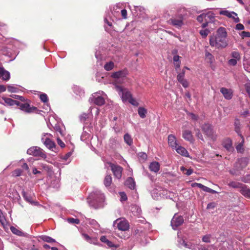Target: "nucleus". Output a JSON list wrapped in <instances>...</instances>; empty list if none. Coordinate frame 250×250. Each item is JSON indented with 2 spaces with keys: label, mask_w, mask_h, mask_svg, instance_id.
I'll use <instances>...</instances> for the list:
<instances>
[{
  "label": "nucleus",
  "mask_w": 250,
  "mask_h": 250,
  "mask_svg": "<svg viewBox=\"0 0 250 250\" xmlns=\"http://www.w3.org/2000/svg\"><path fill=\"white\" fill-rule=\"evenodd\" d=\"M227 36V33L225 28L224 27L219 28L216 35L210 37V45L218 49L225 48L228 45Z\"/></svg>",
  "instance_id": "obj_1"
},
{
  "label": "nucleus",
  "mask_w": 250,
  "mask_h": 250,
  "mask_svg": "<svg viewBox=\"0 0 250 250\" xmlns=\"http://www.w3.org/2000/svg\"><path fill=\"white\" fill-rule=\"evenodd\" d=\"M186 15V10L184 8L180 9L175 14L172 16L167 22L177 28H180L184 25Z\"/></svg>",
  "instance_id": "obj_2"
},
{
  "label": "nucleus",
  "mask_w": 250,
  "mask_h": 250,
  "mask_svg": "<svg viewBox=\"0 0 250 250\" xmlns=\"http://www.w3.org/2000/svg\"><path fill=\"white\" fill-rule=\"evenodd\" d=\"M88 199H92L94 202H96L97 205L94 208H97L100 207L102 204L104 202L105 197L104 194L102 193L101 191L97 190L91 193Z\"/></svg>",
  "instance_id": "obj_3"
},
{
  "label": "nucleus",
  "mask_w": 250,
  "mask_h": 250,
  "mask_svg": "<svg viewBox=\"0 0 250 250\" xmlns=\"http://www.w3.org/2000/svg\"><path fill=\"white\" fill-rule=\"evenodd\" d=\"M115 88L121 97L123 102L128 101L132 97L131 92L127 88H123L122 86L118 85L115 86Z\"/></svg>",
  "instance_id": "obj_4"
},
{
  "label": "nucleus",
  "mask_w": 250,
  "mask_h": 250,
  "mask_svg": "<svg viewBox=\"0 0 250 250\" xmlns=\"http://www.w3.org/2000/svg\"><path fill=\"white\" fill-rule=\"evenodd\" d=\"M52 135L50 133H43L42 136V142L48 149L53 150L55 147V144L52 140Z\"/></svg>",
  "instance_id": "obj_5"
},
{
  "label": "nucleus",
  "mask_w": 250,
  "mask_h": 250,
  "mask_svg": "<svg viewBox=\"0 0 250 250\" xmlns=\"http://www.w3.org/2000/svg\"><path fill=\"white\" fill-rule=\"evenodd\" d=\"M27 153L30 155L40 157L42 158H45L46 157L44 151L38 146H33L29 148L27 150Z\"/></svg>",
  "instance_id": "obj_6"
},
{
  "label": "nucleus",
  "mask_w": 250,
  "mask_h": 250,
  "mask_svg": "<svg viewBox=\"0 0 250 250\" xmlns=\"http://www.w3.org/2000/svg\"><path fill=\"white\" fill-rule=\"evenodd\" d=\"M203 132L212 140L215 141L216 139L217 135L213 131L212 126L209 124H205L201 126Z\"/></svg>",
  "instance_id": "obj_7"
},
{
  "label": "nucleus",
  "mask_w": 250,
  "mask_h": 250,
  "mask_svg": "<svg viewBox=\"0 0 250 250\" xmlns=\"http://www.w3.org/2000/svg\"><path fill=\"white\" fill-rule=\"evenodd\" d=\"M117 224L118 229L122 231H125L129 229V224L127 221L122 218H119L116 219L113 222V226L114 227Z\"/></svg>",
  "instance_id": "obj_8"
},
{
  "label": "nucleus",
  "mask_w": 250,
  "mask_h": 250,
  "mask_svg": "<svg viewBox=\"0 0 250 250\" xmlns=\"http://www.w3.org/2000/svg\"><path fill=\"white\" fill-rule=\"evenodd\" d=\"M184 223V219L182 216L175 214L171 221V225L174 229L181 226Z\"/></svg>",
  "instance_id": "obj_9"
},
{
  "label": "nucleus",
  "mask_w": 250,
  "mask_h": 250,
  "mask_svg": "<svg viewBox=\"0 0 250 250\" xmlns=\"http://www.w3.org/2000/svg\"><path fill=\"white\" fill-rule=\"evenodd\" d=\"M19 104H17V106H20V109L26 113H32L37 110V108L35 106H30V104L27 103H21L19 102Z\"/></svg>",
  "instance_id": "obj_10"
},
{
  "label": "nucleus",
  "mask_w": 250,
  "mask_h": 250,
  "mask_svg": "<svg viewBox=\"0 0 250 250\" xmlns=\"http://www.w3.org/2000/svg\"><path fill=\"white\" fill-rule=\"evenodd\" d=\"M110 167L115 177L120 179L122 177L123 168L117 165L110 163Z\"/></svg>",
  "instance_id": "obj_11"
},
{
  "label": "nucleus",
  "mask_w": 250,
  "mask_h": 250,
  "mask_svg": "<svg viewBox=\"0 0 250 250\" xmlns=\"http://www.w3.org/2000/svg\"><path fill=\"white\" fill-rule=\"evenodd\" d=\"M128 72L127 70L124 69L113 73L111 75V77L116 79H123L126 76Z\"/></svg>",
  "instance_id": "obj_12"
},
{
  "label": "nucleus",
  "mask_w": 250,
  "mask_h": 250,
  "mask_svg": "<svg viewBox=\"0 0 250 250\" xmlns=\"http://www.w3.org/2000/svg\"><path fill=\"white\" fill-rule=\"evenodd\" d=\"M220 92L223 94L225 99L230 100L233 96V91L231 89H228L225 87H222Z\"/></svg>",
  "instance_id": "obj_13"
},
{
  "label": "nucleus",
  "mask_w": 250,
  "mask_h": 250,
  "mask_svg": "<svg viewBox=\"0 0 250 250\" xmlns=\"http://www.w3.org/2000/svg\"><path fill=\"white\" fill-rule=\"evenodd\" d=\"M167 140L169 146L172 149H175L178 146L176 138L174 135L172 134L169 135Z\"/></svg>",
  "instance_id": "obj_14"
},
{
  "label": "nucleus",
  "mask_w": 250,
  "mask_h": 250,
  "mask_svg": "<svg viewBox=\"0 0 250 250\" xmlns=\"http://www.w3.org/2000/svg\"><path fill=\"white\" fill-rule=\"evenodd\" d=\"M182 136L185 140L189 142L190 143H193V136L191 131L189 130H184L183 131Z\"/></svg>",
  "instance_id": "obj_15"
},
{
  "label": "nucleus",
  "mask_w": 250,
  "mask_h": 250,
  "mask_svg": "<svg viewBox=\"0 0 250 250\" xmlns=\"http://www.w3.org/2000/svg\"><path fill=\"white\" fill-rule=\"evenodd\" d=\"M222 145L228 151H231L233 149L231 140L229 138L224 139L222 142Z\"/></svg>",
  "instance_id": "obj_16"
},
{
  "label": "nucleus",
  "mask_w": 250,
  "mask_h": 250,
  "mask_svg": "<svg viewBox=\"0 0 250 250\" xmlns=\"http://www.w3.org/2000/svg\"><path fill=\"white\" fill-rule=\"evenodd\" d=\"M239 191L245 197L250 198V188L247 186L243 184Z\"/></svg>",
  "instance_id": "obj_17"
},
{
  "label": "nucleus",
  "mask_w": 250,
  "mask_h": 250,
  "mask_svg": "<svg viewBox=\"0 0 250 250\" xmlns=\"http://www.w3.org/2000/svg\"><path fill=\"white\" fill-rule=\"evenodd\" d=\"M175 149L178 154L181 155L182 156L186 157H189V155L188 151L185 147L181 146H178Z\"/></svg>",
  "instance_id": "obj_18"
},
{
  "label": "nucleus",
  "mask_w": 250,
  "mask_h": 250,
  "mask_svg": "<svg viewBox=\"0 0 250 250\" xmlns=\"http://www.w3.org/2000/svg\"><path fill=\"white\" fill-rule=\"evenodd\" d=\"M91 100L94 104L99 106L103 105L105 103L104 98L102 96L97 97L93 96V98H91Z\"/></svg>",
  "instance_id": "obj_19"
},
{
  "label": "nucleus",
  "mask_w": 250,
  "mask_h": 250,
  "mask_svg": "<svg viewBox=\"0 0 250 250\" xmlns=\"http://www.w3.org/2000/svg\"><path fill=\"white\" fill-rule=\"evenodd\" d=\"M248 163V159L246 158H243L239 159L236 163L235 167L238 168L242 169L246 167Z\"/></svg>",
  "instance_id": "obj_20"
},
{
  "label": "nucleus",
  "mask_w": 250,
  "mask_h": 250,
  "mask_svg": "<svg viewBox=\"0 0 250 250\" xmlns=\"http://www.w3.org/2000/svg\"><path fill=\"white\" fill-rule=\"evenodd\" d=\"M10 73L5 70L3 67H0V78L7 81L10 79Z\"/></svg>",
  "instance_id": "obj_21"
},
{
  "label": "nucleus",
  "mask_w": 250,
  "mask_h": 250,
  "mask_svg": "<svg viewBox=\"0 0 250 250\" xmlns=\"http://www.w3.org/2000/svg\"><path fill=\"white\" fill-rule=\"evenodd\" d=\"M234 130L237 133V134L240 136H243L242 135L241 128V125L240 122L238 119H235L234 123Z\"/></svg>",
  "instance_id": "obj_22"
},
{
  "label": "nucleus",
  "mask_w": 250,
  "mask_h": 250,
  "mask_svg": "<svg viewBox=\"0 0 250 250\" xmlns=\"http://www.w3.org/2000/svg\"><path fill=\"white\" fill-rule=\"evenodd\" d=\"M160 167V166L159 163L156 161L151 162L149 166L150 170L155 173H157L159 171Z\"/></svg>",
  "instance_id": "obj_23"
},
{
  "label": "nucleus",
  "mask_w": 250,
  "mask_h": 250,
  "mask_svg": "<svg viewBox=\"0 0 250 250\" xmlns=\"http://www.w3.org/2000/svg\"><path fill=\"white\" fill-rule=\"evenodd\" d=\"M54 129L56 130V134L58 136L57 138L58 144L61 147H62V141L61 139L58 137L59 134H60L61 135H62V129L60 127V126L58 125H55L54 127Z\"/></svg>",
  "instance_id": "obj_24"
},
{
  "label": "nucleus",
  "mask_w": 250,
  "mask_h": 250,
  "mask_svg": "<svg viewBox=\"0 0 250 250\" xmlns=\"http://www.w3.org/2000/svg\"><path fill=\"white\" fill-rule=\"evenodd\" d=\"M125 185L131 189H135V183L134 179L131 177L128 178L125 182Z\"/></svg>",
  "instance_id": "obj_25"
},
{
  "label": "nucleus",
  "mask_w": 250,
  "mask_h": 250,
  "mask_svg": "<svg viewBox=\"0 0 250 250\" xmlns=\"http://www.w3.org/2000/svg\"><path fill=\"white\" fill-rule=\"evenodd\" d=\"M22 195L24 199L27 202L35 205H38V203L37 202H34L32 201V197L29 195H28L26 192L22 191Z\"/></svg>",
  "instance_id": "obj_26"
},
{
  "label": "nucleus",
  "mask_w": 250,
  "mask_h": 250,
  "mask_svg": "<svg viewBox=\"0 0 250 250\" xmlns=\"http://www.w3.org/2000/svg\"><path fill=\"white\" fill-rule=\"evenodd\" d=\"M2 99L4 100L5 104H6L7 105H10V106H12V105H17V104H19V101L14 100L11 98L3 97Z\"/></svg>",
  "instance_id": "obj_27"
},
{
  "label": "nucleus",
  "mask_w": 250,
  "mask_h": 250,
  "mask_svg": "<svg viewBox=\"0 0 250 250\" xmlns=\"http://www.w3.org/2000/svg\"><path fill=\"white\" fill-rule=\"evenodd\" d=\"M112 179L111 175H106L104 180V184L106 188H109L112 184Z\"/></svg>",
  "instance_id": "obj_28"
},
{
  "label": "nucleus",
  "mask_w": 250,
  "mask_h": 250,
  "mask_svg": "<svg viewBox=\"0 0 250 250\" xmlns=\"http://www.w3.org/2000/svg\"><path fill=\"white\" fill-rule=\"evenodd\" d=\"M11 231L12 232L17 235L22 236L24 235V233L21 231V230L19 229H18L13 227L11 226L10 228Z\"/></svg>",
  "instance_id": "obj_29"
},
{
  "label": "nucleus",
  "mask_w": 250,
  "mask_h": 250,
  "mask_svg": "<svg viewBox=\"0 0 250 250\" xmlns=\"http://www.w3.org/2000/svg\"><path fill=\"white\" fill-rule=\"evenodd\" d=\"M214 19V14L211 12H208L205 13V21L211 22L213 21Z\"/></svg>",
  "instance_id": "obj_30"
},
{
  "label": "nucleus",
  "mask_w": 250,
  "mask_h": 250,
  "mask_svg": "<svg viewBox=\"0 0 250 250\" xmlns=\"http://www.w3.org/2000/svg\"><path fill=\"white\" fill-rule=\"evenodd\" d=\"M241 138H242V141L236 146V149L238 152L243 153L244 150L243 145L245 140L243 136H241Z\"/></svg>",
  "instance_id": "obj_31"
},
{
  "label": "nucleus",
  "mask_w": 250,
  "mask_h": 250,
  "mask_svg": "<svg viewBox=\"0 0 250 250\" xmlns=\"http://www.w3.org/2000/svg\"><path fill=\"white\" fill-rule=\"evenodd\" d=\"M72 154V152L70 151L68 152L63 156V165L68 164L71 161V156Z\"/></svg>",
  "instance_id": "obj_32"
},
{
  "label": "nucleus",
  "mask_w": 250,
  "mask_h": 250,
  "mask_svg": "<svg viewBox=\"0 0 250 250\" xmlns=\"http://www.w3.org/2000/svg\"><path fill=\"white\" fill-rule=\"evenodd\" d=\"M205 57L207 62L210 64L212 63L214 61V58L213 56L208 51L206 52Z\"/></svg>",
  "instance_id": "obj_33"
},
{
  "label": "nucleus",
  "mask_w": 250,
  "mask_h": 250,
  "mask_svg": "<svg viewBox=\"0 0 250 250\" xmlns=\"http://www.w3.org/2000/svg\"><path fill=\"white\" fill-rule=\"evenodd\" d=\"M243 185V184H241V183H240L238 182H234V181L230 182L228 184V186L230 187H232V188H240V189L241 188Z\"/></svg>",
  "instance_id": "obj_34"
},
{
  "label": "nucleus",
  "mask_w": 250,
  "mask_h": 250,
  "mask_svg": "<svg viewBox=\"0 0 250 250\" xmlns=\"http://www.w3.org/2000/svg\"><path fill=\"white\" fill-rule=\"evenodd\" d=\"M114 63L112 61H110L109 62H106L104 64V67L105 70L110 71L113 69V68L114 67Z\"/></svg>",
  "instance_id": "obj_35"
},
{
  "label": "nucleus",
  "mask_w": 250,
  "mask_h": 250,
  "mask_svg": "<svg viewBox=\"0 0 250 250\" xmlns=\"http://www.w3.org/2000/svg\"><path fill=\"white\" fill-rule=\"evenodd\" d=\"M138 113L141 118H145L146 116L147 111L145 108L140 107L138 108Z\"/></svg>",
  "instance_id": "obj_36"
},
{
  "label": "nucleus",
  "mask_w": 250,
  "mask_h": 250,
  "mask_svg": "<svg viewBox=\"0 0 250 250\" xmlns=\"http://www.w3.org/2000/svg\"><path fill=\"white\" fill-rule=\"evenodd\" d=\"M121 9V4L117 3L114 5L112 9H111V12L113 15H116L117 14L119 13V10Z\"/></svg>",
  "instance_id": "obj_37"
},
{
  "label": "nucleus",
  "mask_w": 250,
  "mask_h": 250,
  "mask_svg": "<svg viewBox=\"0 0 250 250\" xmlns=\"http://www.w3.org/2000/svg\"><path fill=\"white\" fill-rule=\"evenodd\" d=\"M124 138L125 142L128 146H130L132 144V143H133L132 139L130 135H129L128 133H126L125 134Z\"/></svg>",
  "instance_id": "obj_38"
},
{
  "label": "nucleus",
  "mask_w": 250,
  "mask_h": 250,
  "mask_svg": "<svg viewBox=\"0 0 250 250\" xmlns=\"http://www.w3.org/2000/svg\"><path fill=\"white\" fill-rule=\"evenodd\" d=\"M100 240L104 243H105L109 247H113V244L110 241H109L105 236H102L100 238Z\"/></svg>",
  "instance_id": "obj_39"
},
{
  "label": "nucleus",
  "mask_w": 250,
  "mask_h": 250,
  "mask_svg": "<svg viewBox=\"0 0 250 250\" xmlns=\"http://www.w3.org/2000/svg\"><path fill=\"white\" fill-rule=\"evenodd\" d=\"M229 15H230L229 16V18H232L234 22L237 23L239 21V19L238 17L237 14L235 12L231 11Z\"/></svg>",
  "instance_id": "obj_40"
},
{
  "label": "nucleus",
  "mask_w": 250,
  "mask_h": 250,
  "mask_svg": "<svg viewBox=\"0 0 250 250\" xmlns=\"http://www.w3.org/2000/svg\"><path fill=\"white\" fill-rule=\"evenodd\" d=\"M83 238L87 241L88 242V243H91V244H94V239L90 237L88 234H85V233H82V234Z\"/></svg>",
  "instance_id": "obj_41"
},
{
  "label": "nucleus",
  "mask_w": 250,
  "mask_h": 250,
  "mask_svg": "<svg viewBox=\"0 0 250 250\" xmlns=\"http://www.w3.org/2000/svg\"><path fill=\"white\" fill-rule=\"evenodd\" d=\"M42 239L46 242L47 243H54L55 242V240L51 238V237L48 236H42L41 237Z\"/></svg>",
  "instance_id": "obj_42"
},
{
  "label": "nucleus",
  "mask_w": 250,
  "mask_h": 250,
  "mask_svg": "<svg viewBox=\"0 0 250 250\" xmlns=\"http://www.w3.org/2000/svg\"><path fill=\"white\" fill-rule=\"evenodd\" d=\"M90 137V135L89 133L86 131H83L81 136V139L83 141H86L87 139H89Z\"/></svg>",
  "instance_id": "obj_43"
},
{
  "label": "nucleus",
  "mask_w": 250,
  "mask_h": 250,
  "mask_svg": "<svg viewBox=\"0 0 250 250\" xmlns=\"http://www.w3.org/2000/svg\"><path fill=\"white\" fill-rule=\"evenodd\" d=\"M181 171H183V172H185V171H186L185 173V174H186L188 176L190 175L193 172V170L191 168H189L188 169H186L184 167H180Z\"/></svg>",
  "instance_id": "obj_44"
},
{
  "label": "nucleus",
  "mask_w": 250,
  "mask_h": 250,
  "mask_svg": "<svg viewBox=\"0 0 250 250\" xmlns=\"http://www.w3.org/2000/svg\"><path fill=\"white\" fill-rule=\"evenodd\" d=\"M231 55L233 59H236L237 61H239L241 59L240 54L238 51H233Z\"/></svg>",
  "instance_id": "obj_45"
},
{
  "label": "nucleus",
  "mask_w": 250,
  "mask_h": 250,
  "mask_svg": "<svg viewBox=\"0 0 250 250\" xmlns=\"http://www.w3.org/2000/svg\"><path fill=\"white\" fill-rule=\"evenodd\" d=\"M67 221L70 224H78L80 223V220L77 218H68L67 219Z\"/></svg>",
  "instance_id": "obj_46"
},
{
  "label": "nucleus",
  "mask_w": 250,
  "mask_h": 250,
  "mask_svg": "<svg viewBox=\"0 0 250 250\" xmlns=\"http://www.w3.org/2000/svg\"><path fill=\"white\" fill-rule=\"evenodd\" d=\"M40 98L42 102L46 103L48 102V99L47 95L45 93H42L40 96Z\"/></svg>",
  "instance_id": "obj_47"
},
{
  "label": "nucleus",
  "mask_w": 250,
  "mask_h": 250,
  "mask_svg": "<svg viewBox=\"0 0 250 250\" xmlns=\"http://www.w3.org/2000/svg\"><path fill=\"white\" fill-rule=\"evenodd\" d=\"M185 74V71L184 70V69H183L182 71L178 74L177 79L179 82L181 81V80L184 79Z\"/></svg>",
  "instance_id": "obj_48"
},
{
  "label": "nucleus",
  "mask_w": 250,
  "mask_h": 250,
  "mask_svg": "<svg viewBox=\"0 0 250 250\" xmlns=\"http://www.w3.org/2000/svg\"><path fill=\"white\" fill-rule=\"evenodd\" d=\"M203 191H205V192H208V193H212V194H215V193H217V192L211 188H210L206 186H205L203 189Z\"/></svg>",
  "instance_id": "obj_49"
},
{
  "label": "nucleus",
  "mask_w": 250,
  "mask_h": 250,
  "mask_svg": "<svg viewBox=\"0 0 250 250\" xmlns=\"http://www.w3.org/2000/svg\"><path fill=\"white\" fill-rule=\"evenodd\" d=\"M209 31L208 29H203L200 30V34L203 38H206L208 34Z\"/></svg>",
  "instance_id": "obj_50"
},
{
  "label": "nucleus",
  "mask_w": 250,
  "mask_h": 250,
  "mask_svg": "<svg viewBox=\"0 0 250 250\" xmlns=\"http://www.w3.org/2000/svg\"><path fill=\"white\" fill-rule=\"evenodd\" d=\"M119 194L121 197L120 200L121 202H124L127 200V196L125 192H120L119 193Z\"/></svg>",
  "instance_id": "obj_51"
},
{
  "label": "nucleus",
  "mask_w": 250,
  "mask_h": 250,
  "mask_svg": "<svg viewBox=\"0 0 250 250\" xmlns=\"http://www.w3.org/2000/svg\"><path fill=\"white\" fill-rule=\"evenodd\" d=\"M88 114L85 113H82L80 116V120L82 122H84L86 121V119L88 118Z\"/></svg>",
  "instance_id": "obj_52"
},
{
  "label": "nucleus",
  "mask_w": 250,
  "mask_h": 250,
  "mask_svg": "<svg viewBox=\"0 0 250 250\" xmlns=\"http://www.w3.org/2000/svg\"><path fill=\"white\" fill-rule=\"evenodd\" d=\"M127 102H128L132 105L135 106H137L139 105V103L132 97L130 99H129Z\"/></svg>",
  "instance_id": "obj_53"
},
{
  "label": "nucleus",
  "mask_w": 250,
  "mask_h": 250,
  "mask_svg": "<svg viewBox=\"0 0 250 250\" xmlns=\"http://www.w3.org/2000/svg\"><path fill=\"white\" fill-rule=\"evenodd\" d=\"M195 131L196 132V136L200 140L204 141V139L202 133H201L200 130L199 129H195Z\"/></svg>",
  "instance_id": "obj_54"
},
{
  "label": "nucleus",
  "mask_w": 250,
  "mask_h": 250,
  "mask_svg": "<svg viewBox=\"0 0 250 250\" xmlns=\"http://www.w3.org/2000/svg\"><path fill=\"white\" fill-rule=\"evenodd\" d=\"M230 11H229L227 10H222L219 11V14L221 15H224L229 18V16L230 15Z\"/></svg>",
  "instance_id": "obj_55"
},
{
  "label": "nucleus",
  "mask_w": 250,
  "mask_h": 250,
  "mask_svg": "<svg viewBox=\"0 0 250 250\" xmlns=\"http://www.w3.org/2000/svg\"><path fill=\"white\" fill-rule=\"evenodd\" d=\"M238 61L236 59H231L228 61V64L229 65L235 66L237 64Z\"/></svg>",
  "instance_id": "obj_56"
},
{
  "label": "nucleus",
  "mask_w": 250,
  "mask_h": 250,
  "mask_svg": "<svg viewBox=\"0 0 250 250\" xmlns=\"http://www.w3.org/2000/svg\"><path fill=\"white\" fill-rule=\"evenodd\" d=\"M191 186L192 188H194V187H197L202 189V190L203 189V188H204L205 187V186L202 185V184L197 183H194L191 184Z\"/></svg>",
  "instance_id": "obj_57"
},
{
  "label": "nucleus",
  "mask_w": 250,
  "mask_h": 250,
  "mask_svg": "<svg viewBox=\"0 0 250 250\" xmlns=\"http://www.w3.org/2000/svg\"><path fill=\"white\" fill-rule=\"evenodd\" d=\"M7 89L9 92H10L12 93L16 92L17 91V88L13 86H12V85H8L7 86Z\"/></svg>",
  "instance_id": "obj_58"
},
{
  "label": "nucleus",
  "mask_w": 250,
  "mask_h": 250,
  "mask_svg": "<svg viewBox=\"0 0 250 250\" xmlns=\"http://www.w3.org/2000/svg\"><path fill=\"white\" fill-rule=\"evenodd\" d=\"M179 83L183 85V86L185 88H187L188 86V83L186 79H183L181 80V81L179 82Z\"/></svg>",
  "instance_id": "obj_59"
},
{
  "label": "nucleus",
  "mask_w": 250,
  "mask_h": 250,
  "mask_svg": "<svg viewBox=\"0 0 250 250\" xmlns=\"http://www.w3.org/2000/svg\"><path fill=\"white\" fill-rule=\"evenodd\" d=\"M197 20L200 22H203L205 20V13L198 16L197 18Z\"/></svg>",
  "instance_id": "obj_60"
},
{
  "label": "nucleus",
  "mask_w": 250,
  "mask_h": 250,
  "mask_svg": "<svg viewBox=\"0 0 250 250\" xmlns=\"http://www.w3.org/2000/svg\"><path fill=\"white\" fill-rule=\"evenodd\" d=\"M241 37L243 38L245 37H250V32L247 31H243L241 34Z\"/></svg>",
  "instance_id": "obj_61"
},
{
  "label": "nucleus",
  "mask_w": 250,
  "mask_h": 250,
  "mask_svg": "<svg viewBox=\"0 0 250 250\" xmlns=\"http://www.w3.org/2000/svg\"><path fill=\"white\" fill-rule=\"evenodd\" d=\"M241 181L245 183H248L250 181V174L248 175L246 177H243Z\"/></svg>",
  "instance_id": "obj_62"
},
{
  "label": "nucleus",
  "mask_w": 250,
  "mask_h": 250,
  "mask_svg": "<svg viewBox=\"0 0 250 250\" xmlns=\"http://www.w3.org/2000/svg\"><path fill=\"white\" fill-rule=\"evenodd\" d=\"M188 115L190 116L191 119L193 120H197L198 119V116L192 113H188Z\"/></svg>",
  "instance_id": "obj_63"
},
{
  "label": "nucleus",
  "mask_w": 250,
  "mask_h": 250,
  "mask_svg": "<svg viewBox=\"0 0 250 250\" xmlns=\"http://www.w3.org/2000/svg\"><path fill=\"white\" fill-rule=\"evenodd\" d=\"M244 68L246 71L250 73V63L244 64Z\"/></svg>",
  "instance_id": "obj_64"
}]
</instances>
